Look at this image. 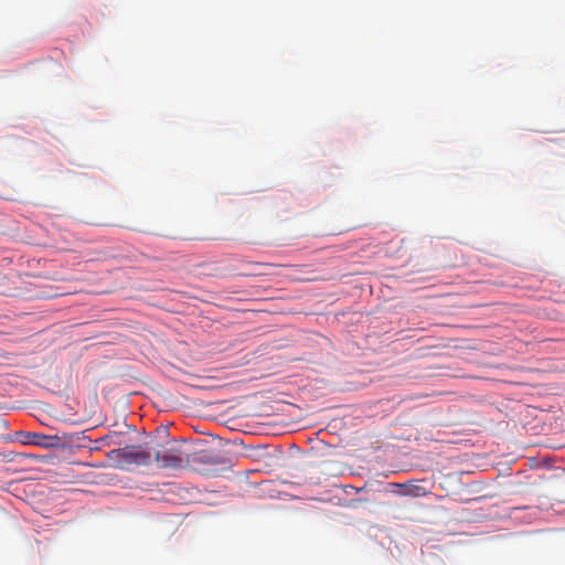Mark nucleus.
Returning a JSON list of instances; mask_svg holds the SVG:
<instances>
[{
  "label": "nucleus",
  "mask_w": 565,
  "mask_h": 565,
  "mask_svg": "<svg viewBox=\"0 0 565 565\" xmlns=\"http://www.w3.org/2000/svg\"><path fill=\"white\" fill-rule=\"evenodd\" d=\"M153 448L141 445L126 446L110 451V458L119 465L147 466L153 461Z\"/></svg>",
  "instance_id": "nucleus-1"
},
{
  "label": "nucleus",
  "mask_w": 565,
  "mask_h": 565,
  "mask_svg": "<svg viewBox=\"0 0 565 565\" xmlns=\"http://www.w3.org/2000/svg\"><path fill=\"white\" fill-rule=\"evenodd\" d=\"M196 463L220 466L226 463V460L218 452H215L212 449H203L193 454H189V465Z\"/></svg>",
  "instance_id": "nucleus-3"
},
{
  "label": "nucleus",
  "mask_w": 565,
  "mask_h": 565,
  "mask_svg": "<svg viewBox=\"0 0 565 565\" xmlns=\"http://www.w3.org/2000/svg\"><path fill=\"white\" fill-rule=\"evenodd\" d=\"M153 461L160 468H182L189 465V454L184 452L179 447L163 448L162 450L153 449Z\"/></svg>",
  "instance_id": "nucleus-2"
}]
</instances>
